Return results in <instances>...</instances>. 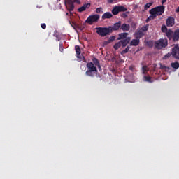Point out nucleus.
Instances as JSON below:
<instances>
[{"instance_id": "obj_20", "label": "nucleus", "mask_w": 179, "mask_h": 179, "mask_svg": "<svg viewBox=\"0 0 179 179\" xmlns=\"http://www.w3.org/2000/svg\"><path fill=\"white\" fill-rule=\"evenodd\" d=\"M139 45V38L133 39L130 42V45H134L135 47H136V45Z\"/></svg>"}, {"instance_id": "obj_40", "label": "nucleus", "mask_w": 179, "mask_h": 179, "mask_svg": "<svg viewBox=\"0 0 179 179\" xmlns=\"http://www.w3.org/2000/svg\"><path fill=\"white\" fill-rule=\"evenodd\" d=\"M166 2H167V0H162V4L164 5V3H166Z\"/></svg>"}, {"instance_id": "obj_34", "label": "nucleus", "mask_w": 179, "mask_h": 179, "mask_svg": "<svg viewBox=\"0 0 179 179\" xmlns=\"http://www.w3.org/2000/svg\"><path fill=\"white\" fill-rule=\"evenodd\" d=\"M41 27L42 29H43V30H45V29L47 28V25L45 24V23L41 24Z\"/></svg>"}, {"instance_id": "obj_2", "label": "nucleus", "mask_w": 179, "mask_h": 179, "mask_svg": "<svg viewBox=\"0 0 179 179\" xmlns=\"http://www.w3.org/2000/svg\"><path fill=\"white\" fill-rule=\"evenodd\" d=\"M164 9H166V7L164 6H159L152 8L151 10H150L149 13L150 15L162 16V15L164 13Z\"/></svg>"}, {"instance_id": "obj_36", "label": "nucleus", "mask_w": 179, "mask_h": 179, "mask_svg": "<svg viewBox=\"0 0 179 179\" xmlns=\"http://www.w3.org/2000/svg\"><path fill=\"white\" fill-rule=\"evenodd\" d=\"M73 2H75V3H78V5H80V0H73Z\"/></svg>"}, {"instance_id": "obj_9", "label": "nucleus", "mask_w": 179, "mask_h": 179, "mask_svg": "<svg viewBox=\"0 0 179 179\" xmlns=\"http://www.w3.org/2000/svg\"><path fill=\"white\" fill-rule=\"evenodd\" d=\"M120 28H121V21L115 23L113 27H109V30L111 33L112 31H117V30H120Z\"/></svg>"}, {"instance_id": "obj_39", "label": "nucleus", "mask_w": 179, "mask_h": 179, "mask_svg": "<svg viewBox=\"0 0 179 179\" xmlns=\"http://www.w3.org/2000/svg\"><path fill=\"white\" fill-rule=\"evenodd\" d=\"M108 3H114V0H108Z\"/></svg>"}, {"instance_id": "obj_15", "label": "nucleus", "mask_w": 179, "mask_h": 179, "mask_svg": "<svg viewBox=\"0 0 179 179\" xmlns=\"http://www.w3.org/2000/svg\"><path fill=\"white\" fill-rule=\"evenodd\" d=\"M173 41H178L179 40V29H176L173 36Z\"/></svg>"}, {"instance_id": "obj_30", "label": "nucleus", "mask_w": 179, "mask_h": 179, "mask_svg": "<svg viewBox=\"0 0 179 179\" xmlns=\"http://www.w3.org/2000/svg\"><path fill=\"white\" fill-rule=\"evenodd\" d=\"M142 69L143 75H145V73L149 71V68H148L146 66H143Z\"/></svg>"}, {"instance_id": "obj_7", "label": "nucleus", "mask_w": 179, "mask_h": 179, "mask_svg": "<svg viewBox=\"0 0 179 179\" xmlns=\"http://www.w3.org/2000/svg\"><path fill=\"white\" fill-rule=\"evenodd\" d=\"M171 55L176 59H179V46L178 45H175V46L172 49Z\"/></svg>"}, {"instance_id": "obj_29", "label": "nucleus", "mask_w": 179, "mask_h": 179, "mask_svg": "<svg viewBox=\"0 0 179 179\" xmlns=\"http://www.w3.org/2000/svg\"><path fill=\"white\" fill-rule=\"evenodd\" d=\"M115 40V36H110V38L106 42L107 44H110V43H113Z\"/></svg>"}, {"instance_id": "obj_26", "label": "nucleus", "mask_w": 179, "mask_h": 179, "mask_svg": "<svg viewBox=\"0 0 179 179\" xmlns=\"http://www.w3.org/2000/svg\"><path fill=\"white\" fill-rule=\"evenodd\" d=\"M121 45H122L121 41H119L114 45L113 48H115V50H118V48H120Z\"/></svg>"}, {"instance_id": "obj_37", "label": "nucleus", "mask_w": 179, "mask_h": 179, "mask_svg": "<svg viewBox=\"0 0 179 179\" xmlns=\"http://www.w3.org/2000/svg\"><path fill=\"white\" fill-rule=\"evenodd\" d=\"M54 36L57 38L58 41L61 40V38H59V36L54 34Z\"/></svg>"}, {"instance_id": "obj_8", "label": "nucleus", "mask_w": 179, "mask_h": 179, "mask_svg": "<svg viewBox=\"0 0 179 179\" xmlns=\"http://www.w3.org/2000/svg\"><path fill=\"white\" fill-rule=\"evenodd\" d=\"M65 5L68 10L72 11L75 8V6L73 5V1L72 0H66Z\"/></svg>"}, {"instance_id": "obj_6", "label": "nucleus", "mask_w": 179, "mask_h": 179, "mask_svg": "<svg viewBox=\"0 0 179 179\" xmlns=\"http://www.w3.org/2000/svg\"><path fill=\"white\" fill-rule=\"evenodd\" d=\"M128 9L123 6H116L112 10L113 15H118L120 12H127Z\"/></svg>"}, {"instance_id": "obj_38", "label": "nucleus", "mask_w": 179, "mask_h": 179, "mask_svg": "<svg viewBox=\"0 0 179 179\" xmlns=\"http://www.w3.org/2000/svg\"><path fill=\"white\" fill-rule=\"evenodd\" d=\"M61 52H62V51H64V47H62V45H60V48H59Z\"/></svg>"}, {"instance_id": "obj_4", "label": "nucleus", "mask_w": 179, "mask_h": 179, "mask_svg": "<svg viewBox=\"0 0 179 179\" xmlns=\"http://www.w3.org/2000/svg\"><path fill=\"white\" fill-rule=\"evenodd\" d=\"M95 29L96 30L97 34H99V36H101V37H106V36L111 33L109 27L108 28L96 27L95 28Z\"/></svg>"}, {"instance_id": "obj_41", "label": "nucleus", "mask_w": 179, "mask_h": 179, "mask_svg": "<svg viewBox=\"0 0 179 179\" xmlns=\"http://www.w3.org/2000/svg\"><path fill=\"white\" fill-rule=\"evenodd\" d=\"M175 11L176 12V13H178V12H179V6L176 9Z\"/></svg>"}, {"instance_id": "obj_28", "label": "nucleus", "mask_w": 179, "mask_h": 179, "mask_svg": "<svg viewBox=\"0 0 179 179\" xmlns=\"http://www.w3.org/2000/svg\"><path fill=\"white\" fill-rule=\"evenodd\" d=\"M130 47L129 46H127L126 48H125V50H122V52H121V55H124V54H127V52H128V51H129V50H130Z\"/></svg>"}, {"instance_id": "obj_12", "label": "nucleus", "mask_w": 179, "mask_h": 179, "mask_svg": "<svg viewBox=\"0 0 179 179\" xmlns=\"http://www.w3.org/2000/svg\"><path fill=\"white\" fill-rule=\"evenodd\" d=\"M89 8H90V3H85L83 6L80 7L78 9V11L80 13L85 12V10L89 9Z\"/></svg>"}, {"instance_id": "obj_43", "label": "nucleus", "mask_w": 179, "mask_h": 179, "mask_svg": "<svg viewBox=\"0 0 179 179\" xmlns=\"http://www.w3.org/2000/svg\"><path fill=\"white\" fill-rule=\"evenodd\" d=\"M148 43H149V44H150L151 47H152V45H153V42L150 41V42H148Z\"/></svg>"}, {"instance_id": "obj_14", "label": "nucleus", "mask_w": 179, "mask_h": 179, "mask_svg": "<svg viewBox=\"0 0 179 179\" xmlns=\"http://www.w3.org/2000/svg\"><path fill=\"white\" fill-rule=\"evenodd\" d=\"M143 32L140 29L134 34V36L136 38H138V40H140V38H142V37L143 36Z\"/></svg>"}, {"instance_id": "obj_17", "label": "nucleus", "mask_w": 179, "mask_h": 179, "mask_svg": "<svg viewBox=\"0 0 179 179\" xmlns=\"http://www.w3.org/2000/svg\"><path fill=\"white\" fill-rule=\"evenodd\" d=\"M75 50H76L77 58H80V54H81L80 47L79 45H76Z\"/></svg>"}, {"instance_id": "obj_32", "label": "nucleus", "mask_w": 179, "mask_h": 179, "mask_svg": "<svg viewBox=\"0 0 179 179\" xmlns=\"http://www.w3.org/2000/svg\"><path fill=\"white\" fill-rule=\"evenodd\" d=\"M168 31H169V30H167V27H166L165 25H164V26L162 27V31L163 33H166Z\"/></svg>"}, {"instance_id": "obj_27", "label": "nucleus", "mask_w": 179, "mask_h": 179, "mask_svg": "<svg viewBox=\"0 0 179 179\" xmlns=\"http://www.w3.org/2000/svg\"><path fill=\"white\" fill-rule=\"evenodd\" d=\"M148 29H149V24H147V25L143 27L142 28H141L140 30L142 31L143 33V31H148Z\"/></svg>"}, {"instance_id": "obj_13", "label": "nucleus", "mask_w": 179, "mask_h": 179, "mask_svg": "<svg viewBox=\"0 0 179 179\" xmlns=\"http://www.w3.org/2000/svg\"><path fill=\"white\" fill-rule=\"evenodd\" d=\"M120 29L122 30V31H129V29H131V27L128 24H122L120 25Z\"/></svg>"}, {"instance_id": "obj_22", "label": "nucleus", "mask_w": 179, "mask_h": 179, "mask_svg": "<svg viewBox=\"0 0 179 179\" xmlns=\"http://www.w3.org/2000/svg\"><path fill=\"white\" fill-rule=\"evenodd\" d=\"M143 80L144 82H150V83H152V82H153V80H152V77H150V76H144Z\"/></svg>"}, {"instance_id": "obj_16", "label": "nucleus", "mask_w": 179, "mask_h": 179, "mask_svg": "<svg viewBox=\"0 0 179 179\" xmlns=\"http://www.w3.org/2000/svg\"><path fill=\"white\" fill-rule=\"evenodd\" d=\"M113 14L110 12H106L102 15V19H111Z\"/></svg>"}, {"instance_id": "obj_44", "label": "nucleus", "mask_w": 179, "mask_h": 179, "mask_svg": "<svg viewBox=\"0 0 179 179\" xmlns=\"http://www.w3.org/2000/svg\"><path fill=\"white\" fill-rule=\"evenodd\" d=\"M81 68H83L84 69H86V67L85 66V65H82Z\"/></svg>"}, {"instance_id": "obj_21", "label": "nucleus", "mask_w": 179, "mask_h": 179, "mask_svg": "<svg viewBox=\"0 0 179 179\" xmlns=\"http://www.w3.org/2000/svg\"><path fill=\"white\" fill-rule=\"evenodd\" d=\"M165 33L168 38H169V40H171L173 38V31L169 29L167 31V32H165Z\"/></svg>"}, {"instance_id": "obj_23", "label": "nucleus", "mask_w": 179, "mask_h": 179, "mask_svg": "<svg viewBox=\"0 0 179 179\" xmlns=\"http://www.w3.org/2000/svg\"><path fill=\"white\" fill-rule=\"evenodd\" d=\"M171 66L173 68V69H178L179 68V63L178 62H173L171 64Z\"/></svg>"}, {"instance_id": "obj_45", "label": "nucleus", "mask_w": 179, "mask_h": 179, "mask_svg": "<svg viewBox=\"0 0 179 179\" xmlns=\"http://www.w3.org/2000/svg\"><path fill=\"white\" fill-rule=\"evenodd\" d=\"M164 68H166L165 66H161V69H164Z\"/></svg>"}, {"instance_id": "obj_35", "label": "nucleus", "mask_w": 179, "mask_h": 179, "mask_svg": "<svg viewBox=\"0 0 179 179\" xmlns=\"http://www.w3.org/2000/svg\"><path fill=\"white\" fill-rule=\"evenodd\" d=\"M129 70L132 71H135V66H129Z\"/></svg>"}, {"instance_id": "obj_42", "label": "nucleus", "mask_w": 179, "mask_h": 179, "mask_svg": "<svg viewBox=\"0 0 179 179\" xmlns=\"http://www.w3.org/2000/svg\"><path fill=\"white\" fill-rule=\"evenodd\" d=\"M121 0H113L114 3H116L117 2H120Z\"/></svg>"}, {"instance_id": "obj_1", "label": "nucleus", "mask_w": 179, "mask_h": 179, "mask_svg": "<svg viewBox=\"0 0 179 179\" xmlns=\"http://www.w3.org/2000/svg\"><path fill=\"white\" fill-rule=\"evenodd\" d=\"M87 68L88 71H92V72H97V68H101L99 60L96 58L92 59V62H88L87 64Z\"/></svg>"}, {"instance_id": "obj_25", "label": "nucleus", "mask_w": 179, "mask_h": 179, "mask_svg": "<svg viewBox=\"0 0 179 179\" xmlns=\"http://www.w3.org/2000/svg\"><path fill=\"white\" fill-rule=\"evenodd\" d=\"M152 5H153V2L147 3L144 6V9H145V10H148V9H149V8H150V6H152Z\"/></svg>"}, {"instance_id": "obj_19", "label": "nucleus", "mask_w": 179, "mask_h": 179, "mask_svg": "<svg viewBox=\"0 0 179 179\" xmlns=\"http://www.w3.org/2000/svg\"><path fill=\"white\" fill-rule=\"evenodd\" d=\"M127 36L128 33L127 32L119 34V38H117V40H123V38H127Z\"/></svg>"}, {"instance_id": "obj_3", "label": "nucleus", "mask_w": 179, "mask_h": 179, "mask_svg": "<svg viewBox=\"0 0 179 179\" xmlns=\"http://www.w3.org/2000/svg\"><path fill=\"white\" fill-rule=\"evenodd\" d=\"M169 45L167 39H159L155 43V47L157 50H162V48H166Z\"/></svg>"}, {"instance_id": "obj_11", "label": "nucleus", "mask_w": 179, "mask_h": 179, "mask_svg": "<svg viewBox=\"0 0 179 179\" xmlns=\"http://www.w3.org/2000/svg\"><path fill=\"white\" fill-rule=\"evenodd\" d=\"M131 41V37H127L125 39L121 40L120 43L122 44V47H127L128 44H129V42Z\"/></svg>"}, {"instance_id": "obj_5", "label": "nucleus", "mask_w": 179, "mask_h": 179, "mask_svg": "<svg viewBox=\"0 0 179 179\" xmlns=\"http://www.w3.org/2000/svg\"><path fill=\"white\" fill-rule=\"evenodd\" d=\"M100 19V15H97V14H95V15H90L87 20H86V22L88 24H93V23H96L97 22H99V20Z\"/></svg>"}, {"instance_id": "obj_33", "label": "nucleus", "mask_w": 179, "mask_h": 179, "mask_svg": "<svg viewBox=\"0 0 179 179\" xmlns=\"http://www.w3.org/2000/svg\"><path fill=\"white\" fill-rule=\"evenodd\" d=\"M171 57V53H168L164 57V59H167V58H170Z\"/></svg>"}, {"instance_id": "obj_10", "label": "nucleus", "mask_w": 179, "mask_h": 179, "mask_svg": "<svg viewBox=\"0 0 179 179\" xmlns=\"http://www.w3.org/2000/svg\"><path fill=\"white\" fill-rule=\"evenodd\" d=\"M175 24V20L173 17H169L166 19V26L167 27H173V26Z\"/></svg>"}, {"instance_id": "obj_24", "label": "nucleus", "mask_w": 179, "mask_h": 179, "mask_svg": "<svg viewBox=\"0 0 179 179\" xmlns=\"http://www.w3.org/2000/svg\"><path fill=\"white\" fill-rule=\"evenodd\" d=\"M151 15H150L147 20L146 22H150V20H153V19H156V15L155 14H150Z\"/></svg>"}, {"instance_id": "obj_18", "label": "nucleus", "mask_w": 179, "mask_h": 179, "mask_svg": "<svg viewBox=\"0 0 179 179\" xmlns=\"http://www.w3.org/2000/svg\"><path fill=\"white\" fill-rule=\"evenodd\" d=\"M86 75H87V76H95V75H97V71H93L92 70H87L86 71Z\"/></svg>"}, {"instance_id": "obj_31", "label": "nucleus", "mask_w": 179, "mask_h": 179, "mask_svg": "<svg viewBox=\"0 0 179 179\" xmlns=\"http://www.w3.org/2000/svg\"><path fill=\"white\" fill-rule=\"evenodd\" d=\"M96 13H103V8H101V7L97 8L96 9Z\"/></svg>"}]
</instances>
